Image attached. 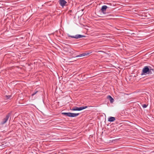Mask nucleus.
I'll return each mask as SVG.
<instances>
[{"label": "nucleus", "instance_id": "0eeeda50", "mask_svg": "<svg viewBox=\"0 0 154 154\" xmlns=\"http://www.w3.org/2000/svg\"><path fill=\"white\" fill-rule=\"evenodd\" d=\"M116 120V118L114 117H110L108 118V121L110 122H112Z\"/></svg>", "mask_w": 154, "mask_h": 154}, {"label": "nucleus", "instance_id": "f03ea898", "mask_svg": "<svg viewBox=\"0 0 154 154\" xmlns=\"http://www.w3.org/2000/svg\"><path fill=\"white\" fill-rule=\"evenodd\" d=\"M62 114L69 117H75L78 116L79 113H75L70 112H63Z\"/></svg>", "mask_w": 154, "mask_h": 154}, {"label": "nucleus", "instance_id": "9d476101", "mask_svg": "<svg viewBox=\"0 0 154 154\" xmlns=\"http://www.w3.org/2000/svg\"><path fill=\"white\" fill-rule=\"evenodd\" d=\"M89 53H84L76 56V57H82L85 56L89 54Z\"/></svg>", "mask_w": 154, "mask_h": 154}, {"label": "nucleus", "instance_id": "7ed1b4c3", "mask_svg": "<svg viewBox=\"0 0 154 154\" xmlns=\"http://www.w3.org/2000/svg\"><path fill=\"white\" fill-rule=\"evenodd\" d=\"M67 35L69 37L75 39H79L80 38L85 37V36L84 35L79 34H76L74 35H72L68 34H67Z\"/></svg>", "mask_w": 154, "mask_h": 154}, {"label": "nucleus", "instance_id": "423d86ee", "mask_svg": "<svg viewBox=\"0 0 154 154\" xmlns=\"http://www.w3.org/2000/svg\"><path fill=\"white\" fill-rule=\"evenodd\" d=\"M59 3L60 5L63 7L67 5V2L65 0H59Z\"/></svg>", "mask_w": 154, "mask_h": 154}, {"label": "nucleus", "instance_id": "4468645a", "mask_svg": "<svg viewBox=\"0 0 154 154\" xmlns=\"http://www.w3.org/2000/svg\"><path fill=\"white\" fill-rule=\"evenodd\" d=\"M0 146H2V147H3L4 146H3V144H2V145L1 144Z\"/></svg>", "mask_w": 154, "mask_h": 154}, {"label": "nucleus", "instance_id": "1a4fd4ad", "mask_svg": "<svg viewBox=\"0 0 154 154\" xmlns=\"http://www.w3.org/2000/svg\"><path fill=\"white\" fill-rule=\"evenodd\" d=\"M107 7L106 5H104L102 6L101 11L102 12H104L106 11V9H107Z\"/></svg>", "mask_w": 154, "mask_h": 154}, {"label": "nucleus", "instance_id": "f8f14e48", "mask_svg": "<svg viewBox=\"0 0 154 154\" xmlns=\"http://www.w3.org/2000/svg\"><path fill=\"white\" fill-rule=\"evenodd\" d=\"M142 106L143 108H145L147 107V105L146 104H143L142 105Z\"/></svg>", "mask_w": 154, "mask_h": 154}, {"label": "nucleus", "instance_id": "6e6552de", "mask_svg": "<svg viewBox=\"0 0 154 154\" xmlns=\"http://www.w3.org/2000/svg\"><path fill=\"white\" fill-rule=\"evenodd\" d=\"M107 98L108 100H109V101H110V102L111 103H113V102L114 101V100L109 95L107 97Z\"/></svg>", "mask_w": 154, "mask_h": 154}, {"label": "nucleus", "instance_id": "9b49d317", "mask_svg": "<svg viewBox=\"0 0 154 154\" xmlns=\"http://www.w3.org/2000/svg\"><path fill=\"white\" fill-rule=\"evenodd\" d=\"M11 97V95H6L7 99H10Z\"/></svg>", "mask_w": 154, "mask_h": 154}, {"label": "nucleus", "instance_id": "f257e3e1", "mask_svg": "<svg viewBox=\"0 0 154 154\" xmlns=\"http://www.w3.org/2000/svg\"><path fill=\"white\" fill-rule=\"evenodd\" d=\"M153 71V69H151L150 67L146 66L143 69L141 75H146L152 74Z\"/></svg>", "mask_w": 154, "mask_h": 154}, {"label": "nucleus", "instance_id": "ddd939ff", "mask_svg": "<svg viewBox=\"0 0 154 154\" xmlns=\"http://www.w3.org/2000/svg\"><path fill=\"white\" fill-rule=\"evenodd\" d=\"M37 92V91H35L34 92L33 94H32V95L34 96Z\"/></svg>", "mask_w": 154, "mask_h": 154}, {"label": "nucleus", "instance_id": "39448f33", "mask_svg": "<svg viewBox=\"0 0 154 154\" xmlns=\"http://www.w3.org/2000/svg\"><path fill=\"white\" fill-rule=\"evenodd\" d=\"M10 116V114H8V115H7L5 118L3 119L2 120V122L1 123V125H3L5 124L7 121L8 120L9 117Z\"/></svg>", "mask_w": 154, "mask_h": 154}, {"label": "nucleus", "instance_id": "20e7f679", "mask_svg": "<svg viewBox=\"0 0 154 154\" xmlns=\"http://www.w3.org/2000/svg\"><path fill=\"white\" fill-rule=\"evenodd\" d=\"M87 108V106H81L80 107H73L71 110L72 111H81Z\"/></svg>", "mask_w": 154, "mask_h": 154}]
</instances>
